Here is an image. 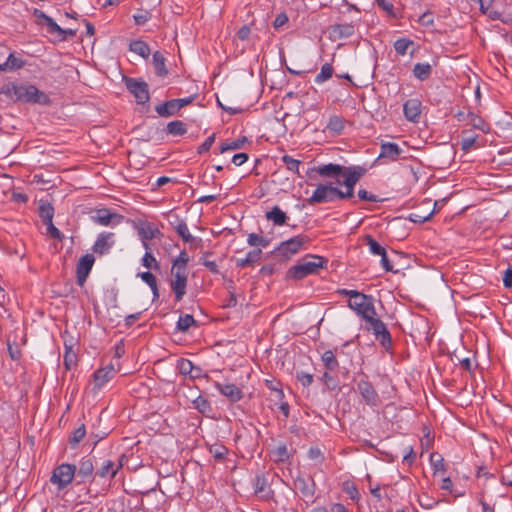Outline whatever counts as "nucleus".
<instances>
[{
  "label": "nucleus",
  "mask_w": 512,
  "mask_h": 512,
  "mask_svg": "<svg viewBox=\"0 0 512 512\" xmlns=\"http://www.w3.org/2000/svg\"><path fill=\"white\" fill-rule=\"evenodd\" d=\"M95 258L92 254L83 255L76 267V282L79 286H83L92 270Z\"/></svg>",
  "instance_id": "nucleus-13"
},
{
  "label": "nucleus",
  "mask_w": 512,
  "mask_h": 512,
  "mask_svg": "<svg viewBox=\"0 0 512 512\" xmlns=\"http://www.w3.org/2000/svg\"><path fill=\"white\" fill-rule=\"evenodd\" d=\"M404 149L394 142H383L380 147L379 158H385L389 161H397L401 158Z\"/></svg>",
  "instance_id": "nucleus-20"
},
{
  "label": "nucleus",
  "mask_w": 512,
  "mask_h": 512,
  "mask_svg": "<svg viewBox=\"0 0 512 512\" xmlns=\"http://www.w3.org/2000/svg\"><path fill=\"white\" fill-rule=\"evenodd\" d=\"M124 458V455H121L120 459ZM123 463L122 460L118 462L113 460H105L100 468L96 471V475L101 478L110 477L113 478L117 472L122 468Z\"/></svg>",
  "instance_id": "nucleus-22"
},
{
  "label": "nucleus",
  "mask_w": 512,
  "mask_h": 512,
  "mask_svg": "<svg viewBox=\"0 0 512 512\" xmlns=\"http://www.w3.org/2000/svg\"><path fill=\"white\" fill-rule=\"evenodd\" d=\"M326 128L330 132H333L334 134L339 135L342 133V131L344 129V120L337 115L331 116Z\"/></svg>",
  "instance_id": "nucleus-40"
},
{
  "label": "nucleus",
  "mask_w": 512,
  "mask_h": 512,
  "mask_svg": "<svg viewBox=\"0 0 512 512\" xmlns=\"http://www.w3.org/2000/svg\"><path fill=\"white\" fill-rule=\"evenodd\" d=\"M143 282H145L150 288L157 285L156 277L149 271L141 272L138 274Z\"/></svg>",
  "instance_id": "nucleus-62"
},
{
  "label": "nucleus",
  "mask_w": 512,
  "mask_h": 512,
  "mask_svg": "<svg viewBox=\"0 0 512 512\" xmlns=\"http://www.w3.org/2000/svg\"><path fill=\"white\" fill-rule=\"evenodd\" d=\"M321 360L323 362L324 367L328 371H335L339 367V362L336 358V354L333 350H326L321 355Z\"/></svg>",
  "instance_id": "nucleus-35"
},
{
  "label": "nucleus",
  "mask_w": 512,
  "mask_h": 512,
  "mask_svg": "<svg viewBox=\"0 0 512 512\" xmlns=\"http://www.w3.org/2000/svg\"><path fill=\"white\" fill-rule=\"evenodd\" d=\"M25 65V62L14 56V54H10L7 57V60L0 64V71H6V70H17L22 68Z\"/></svg>",
  "instance_id": "nucleus-36"
},
{
  "label": "nucleus",
  "mask_w": 512,
  "mask_h": 512,
  "mask_svg": "<svg viewBox=\"0 0 512 512\" xmlns=\"http://www.w3.org/2000/svg\"><path fill=\"white\" fill-rule=\"evenodd\" d=\"M247 243L250 246L265 248L269 245L270 240L260 234L250 233L247 238Z\"/></svg>",
  "instance_id": "nucleus-42"
},
{
  "label": "nucleus",
  "mask_w": 512,
  "mask_h": 512,
  "mask_svg": "<svg viewBox=\"0 0 512 512\" xmlns=\"http://www.w3.org/2000/svg\"><path fill=\"white\" fill-rule=\"evenodd\" d=\"M297 380L305 387L310 386L313 383V375L306 372H297Z\"/></svg>",
  "instance_id": "nucleus-63"
},
{
  "label": "nucleus",
  "mask_w": 512,
  "mask_h": 512,
  "mask_svg": "<svg viewBox=\"0 0 512 512\" xmlns=\"http://www.w3.org/2000/svg\"><path fill=\"white\" fill-rule=\"evenodd\" d=\"M215 387L223 396L228 398L231 402H238L244 396L242 390L234 384H222L216 382Z\"/></svg>",
  "instance_id": "nucleus-21"
},
{
  "label": "nucleus",
  "mask_w": 512,
  "mask_h": 512,
  "mask_svg": "<svg viewBox=\"0 0 512 512\" xmlns=\"http://www.w3.org/2000/svg\"><path fill=\"white\" fill-rule=\"evenodd\" d=\"M171 275L172 280L170 282V286L172 291L174 292L176 301H181L186 294L187 287V278L188 272L187 269H180L179 267L173 268L171 267Z\"/></svg>",
  "instance_id": "nucleus-8"
},
{
  "label": "nucleus",
  "mask_w": 512,
  "mask_h": 512,
  "mask_svg": "<svg viewBox=\"0 0 512 512\" xmlns=\"http://www.w3.org/2000/svg\"><path fill=\"white\" fill-rule=\"evenodd\" d=\"M137 230L138 236L142 242L152 240L160 235L159 229L148 221H139L134 225Z\"/></svg>",
  "instance_id": "nucleus-17"
},
{
  "label": "nucleus",
  "mask_w": 512,
  "mask_h": 512,
  "mask_svg": "<svg viewBox=\"0 0 512 512\" xmlns=\"http://www.w3.org/2000/svg\"><path fill=\"white\" fill-rule=\"evenodd\" d=\"M193 404L194 407L203 415H208L212 411L210 402L202 396H198L193 401Z\"/></svg>",
  "instance_id": "nucleus-46"
},
{
  "label": "nucleus",
  "mask_w": 512,
  "mask_h": 512,
  "mask_svg": "<svg viewBox=\"0 0 512 512\" xmlns=\"http://www.w3.org/2000/svg\"><path fill=\"white\" fill-rule=\"evenodd\" d=\"M123 81L127 90L135 97L137 104L144 105L149 102V86L144 80L124 76Z\"/></svg>",
  "instance_id": "nucleus-3"
},
{
  "label": "nucleus",
  "mask_w": 512,
  "mask_h": 512,
  "mask_svg": "<svg viewBox=\"0 0 512 512\" xmlns=\"http://www.w3.org/2000/svg\"><path fill=\"white\" fill-rule=\"evenodd\" d=\"M282 161L289 171L293 173H299V165L301 164L300 160L294 159L289 155H284L282 157Z\"/></svg>",
  "instance_id": "nucleus-54"
},
{
  "label": "nucleus",
  "mask_w": 512,
  "mask_h": 512,
  "mask_svg": "<svg viewBox=\"0 0 512 512\" xmlns=\"http://www.w3.org/2000/svg\"><path fill=\"white\" fill-rule=\"evenodd\" d=\"M247 142L246 137H242L236 140H233L229 143H223L220 147V153H224L229 150H237L243 147V145Z\"/></svg>",
  "instance_id": "nucleus-52"
},
{
  "label": "nucleus",
  "mask_w": 512,
  "mask_h": 512,
  "mask_svg": "<svg viewBox=\"0 0 512 512\" xmlns=\"http://www.w3.org/2000/svg\"><path fill=\"white\" fill-rule=\"evenodd\" d=\"M33 14L37 18V23L39 25L46 26L47 32L49 34L64 32L63 28H61L50 16L46 15L43 11L34 9Z\"/></svg>",
  "instance_id": "nucleus-23"
},
{
  "label": "nucleus",
  "mask_w": 512,
  "mask_h": 512,
  "mask_svg": "<svg viewBox=\"0 0 512 512\" xmlns=\"http://www.w3.org/2000/svg\"><path fill=\"white\" fill-rule=\"evenodd\" d=\"M359 297L349 299L347 306L353 310L363 320L367 319L371 315H377L374 298L371 295L358 292Z\"/></svg>",
  "instance_id": "nucleus-2"
},
{
  "label": "nucleus",
  "mask_w": 512,
  "mask_h": 512,
  "mask_svg": "<svg viewBox=\"0 0 512 512\" xmlns=\"http://www.w3.org/2000/svg\"><path fill=\"white\" fill-rule=\"evenodd\" d=\"M76 473V466L73 464L64 463L57 466L51 476L50 481L57 484L59 489L65 488L69 485Z\"/></svg>",
  "instance_id": "nucleus-9"
},
{
  "label": "nucleus",
  "mask_w": 512,
  "mask_h": 512,
  "mask_svg": "<svg viewBox=\"0 0 512 512\" xmlns=\"http://www.w3.org/2000/svg\"><path fill=\"white\" fill-rule=\"evenodd\" d=\"M333 67L329 63H325L320 70V73H318L315 77V83L321 84L330 79L333 75Z\"/></svg>",
  "instance_id": "nucleus-44"
},
{
  "label": "nucleus",
  "mask_w": 512,
  "mask_h": 512,
  "mask_svg": "<svg viewBox=\"0 0 512 512\" xmlns=\"http://www.w3.org/2000/svg\"><path fill=\"white\" fill-rule=\"evenodd\" d=\"M141 263L144 267H146L148 269H153V270L160 269L159 262L156 260V258L153 256L152 252H150V251L145 252V254L142 257Z\"/></svg>",
  "instance_id": "nucleus-47"
},
{
  "label": "nucleus",
  "mask_w": 512,
  "mask_h": 512,
  "mask_svg": "<svg viewBox=\"0 0 512 512\" xmlns=\"http://www.w3.org/2000/svg\"><path fill=\"white\" fill-rule=\"evenodd\" d=\"M166 130L173 136H182L187 132L186 125L180 120L169 122L166 126Z\"/></svg>",
  "instance_id": "nucleus-38"
},
{
  "label": "nucleus",
  "mask_w": 512,
  "mask_h": 512,
  "mask_svg": "<svg viewBox=\"0 0 512 512\" xmlns=\"http://www.w3.org/2000/svg\"><path fill=\"white\" fill-rule=\"evenodd\" d=\"M326 262L322 256L309 255L296 265L290 267L286 277L288 279L301 280L309 275L318 273L319 269L323 268Z\"/></svg>",
  "instance_id": "nucleus-1"
},
{
  "label": "nucleus",
  "mask_w": 512,
  "mask_h": 512,
  "mask_svg": "<svg viewBox=\"0 0 512 512\" xmlns=\"http://www.w3.org/2000/svg\"><path fill=\"white\" fill-rule=\"evenodd\" d=\"M24 101L43 104L48 102V97L44 92L40 91L37 87L33 85H25Z\"/></svg>",
  "instance_id": "nucleus-26"
},
{
  "label": "nucleus",
  "mask_w": 512,
  "mask_h": 512,
  "mask_svg": "<svg viewBox=\"0 0 512 512\" xmlns=\"http://www.w3.org/2000/svg\"><path fill=\"white\" fill-rule=\"evenodd\" d=\"M308 457L310 460H313L317 463H322L324 460V456L320 448L314 446L311 447L308 451Z\"/></svg>",
  "instance_id": "nucleus-60"
},
{
  "label": "nucleus",
  "mask_w": 512,
  "mask_h": 512,
  "mask_svg": "<svg viewBox=\"0 0 512 512\" xmlns=\"http://www.w3.org/2000/svg\"><path fill=\"white\" fill-rule=\"evenodd\" d=\"M94 465L90 458H83L77 470V476L81 478V481H85L93 474Z\"/></svg>",
  "instance_id": "nucleus-31"
},
{
  "label": "nucleus",
  "mask_w": 512,
  "mask_h": 512,
  "mask_svg": "<svg viewBox=\"0 0 512 512\" xmlns=\"http://www.w3.org/2000/svg\"><path fill=\"white\" fill-rule=\"evenodd\" d=\"M338 199V187L330 184H319L307 199L309 205L333 202Z\"/></svg>",
  "instance_id": "nucleus-5"
},
{
  "label": "nucleus",
  "mask_w": 512,
  "mask_h": 512,
  "mask_svg": "<svg viewBox=\"0 0 512 512\" xmlns=\"http://www.w3.org/2000/svg\"><path fill=\"white\" fill-rule=\"evenodd\" d=\"M86 435L85 425L82 424L78 427L74 432L72 437L70 438V444L72 447L76 446Z\"/></svg>",
  "instance_id": "nucleus-57"
},
{
  "label": "nucleus",
  "mask_w": 512,
  "mask_h": 512,
  "mask_svg": "<svg viewBox=\"0 0 512 512\" xmlns=\"http://www.w3.org/2000/svg\"><path fill=\"white\" fill-rule=\"evenodd\" d=\"M432 66L429 63H416L413 67V76L420 80H427L432 74Z\"/></svg>",
  "instance_id": "nucleus-30"
},
{
  "label": "nucleus",
  "mask_w": 512,
  "mask_h": 512,
  "mask_svg": "<svg viewBox=\"0 0 512 512\" xmlns=\"http://www.w3.org/2000/svg\"><path fill=\"white\" fill-rule=\"evenodd\" d=\"M309 241V238L305 235H297L286 241H283L276 248V252L285 258H290L296 254L304 244Z\"/></svg>",
  "instance_id": "nucleus-10"
},
{
  "label": "nucleus",
  "mask_w": 512,
  "mask_h": 512,
  "mask_svg": "<svg viewBox=\"0 0 512 512\" xmlns=\"http://www.w3.org/2000/svg\"><path fill=\"white\" fill-rule=\"evenodd\" d=\"M115 244L114 233L102 232L98 235L92 250L94 253L99 255L107 254Z\"/></svg>",
  "instance_id": "nucleus-15"
},
{
  "label": "nucleus",
  "mask_w": 512,
  "mask_h": 512,
  "mask_svg": "<svg viewBox=\"0 0 512 512\" xmlns=\"http://www.w3.org/2000/svg\"><path fill=\"white\" fill-rule=\"evenodd\" d=\"M346 169V167L334 163H329L313 168V170H315L320 176L328 178H336L340 175L342 176Z\"/></svg>",
  "instance_id": "nucleus-25"
},
{
  "label": "nucleus",
  "mask_w": 512,
  "mask_h": 512,
  "mask_svg": "<svg viewBox=\"0 0 512 512\" xmlns=\"http://www.w3.org/2000/svg\"><path fill=\"white\" fill-rule=\"evenodd\" d=\"M3 93L14 101H24L25 99V85H10L7 86Z\"/></svg>",
  "instance_id": "nucleus-33"
},
{
  "label": "nucleus",
  "mask_w": 512,
  "mask_h": 512,
  "mask_svg": "<svg viewBox=\"0 0 512 512\" xmlns=\"http://www.w3.org/2000/svg\"><path fill=\"white\" fill-rule=\"evenodd\" d=\"M365 242L369 248L370 253L373 255L379 256L383 254L384 251H386V249L380 243H378L371 235L365 236Z\"/></svg>",
  "instance_id": "nucleus-43"
},
{
  "label": "nucleus",
  "mask_w": 512,
  "mask_h": 512,
  "mask_svg": "<svg viewBox=\"0 0 512 512\" xmlns=\"http://www.w3.org/2000/svg\"><path fill=\"white\" fill-rule=\"evenodd\" d=\"M172 219L169 220L170 225L173 226L179 237L186 243H192L194 237L190 234L186 222L179 218L178 215H173Z\"/></svg>",
  "instance_id": "nucleus-24"
},
{
  "label": "nucleus",
  "mask_w": 512,
  "mask_h": 512,
  "mask_svg": "<svg viewBox=\"0 0 512 512\" xmlns=\"http://www.w3.org/2000/svg\"><path fill=\"white\" fill-rule=\"evenodd\" d=\"M129 49L131 52H133L145 59H147L149 57L150 52H151L149 45L142 40L132 41L129 45Z\"/></svg>",
  "instance_id": "nucleus-34"
},
{
  "label": "nucleus",
  "mask_w": 512,
  "mask_h": 512,
  "mask_svg": "<svg viewBox=\"0 0 512 512\" xmlns=\"http://www.w3.org/2000/svg\"><path fill=\"white\" fill-rule=\"evenodd\" d=\"M502 485L512 487V463L507 465L500 475Z\"/></svg>",
  "instance_id": "nucleus-56"
},
{
  "label": "nucleus",
  "mask_w": 512,
  "mask_h": 512,
  "mask_svg": "<svg viewBox=\"0 0 512 512\" xmlns=\"http://www.w3.org/2000/svg\"><path fill=\"white\" fill-rule=\"evenodd\" d=\"M414 45V42L408 38H399L394 42V49L400 56L407 54L408 49Z\"/></svg>",
  "instance_id": "nucleus-41"
},
{
  "label": "nucleus",
  "mask_w": 512,
  "mask_h": 512,
  "mask_svg": "<svg viewBox=\"0 0 512 512\" xmlns=\"http://www.w3.org/2000/svg\"><path fill=\"white\" fill-rule=\"evenodd\" d=\"M275 456L277 457V459L279 461H286L288 460L289 458V454H288V450H287V447L286 445H280L278 446L276 449H275V452H274Z\"/></svg>",
  "instance_id": "nucleus-64"
},
{
  "label": "nucleus",
  "mask_w": 512,
  "mask_h": 512,
  "mask_svg": "<svg viewBox=\"0 0 512 512\" xmlns=\"http://www.w3.org/2000/svg\"><path fill=\"white\" fill-rule=\"evenodd\" d=\"M92 220L101 226H116L123 222L124 216L112 212L107 208L98 209L91 217Z\"/></svg>",
  "instance_id": "nucleus-11"
},
{
  "label": "nucleus",
  "mask_w": 512,
  "mask_h": 512,
  "mask_svg": "<svg viewBox=\"0 0 512 512\" xmlns=\"http://www.w3.org/2000/svg\"><path fill=\"white\" fill-rule=\"evenodd\" d=\"M357 390L360 393L363 401L371 407H376L380 405L381 400L373 387L372 383L367 380H360L357 383Z\"/></svg>",
  "instance_id": "nucleus-12"
},
{
  "label": "nucleus",
  "mask_w": 512,
  "mask_h": 512,
  "mask_svg": "<svg viewBox=\"0 0 512 512\" xmlns=\"http://www.w3.org/2000/svg\"><path fill=\"white\" fill-rule=\"evenodd\" d=\"M433 214H434V209H432L428 212H425V213H420L418 211H415V212H412L409 214L408 219L411 222L421 224V223H424V222L430 220L431 217L433 216Z\"/></svg>",
  "instance_id": "nucleus-48"
},
{
  "label": "nucleus",
  "mask_w": 512,
  "mask_h": 512,
  "mask_svg": "<svg viewBox=\"0 0 512 512\" xmlns=\"http://www.w3.org/2000/svg\"><path fill=\"white\" fill-rule=\"evenodd\" d=\"M209 452L216 460L222 461L225 459L228 449L222 444H213L210 446Z\"/></svg>",
  "instance_id": "nucleus-51"
},
{
  "label": "nucleus",
  "mask_w": 512,
  "mask_h": 512,
  "mask_svg": "<svg viewBox=\"0 0 512 512\" xmlns=\"http://www.w3.org/2000/svg\"><path fill=\"white\" fill-rule=\"evenodd\" d=\"M195 95L186 98L172 99L155 106L156 113L161 117H170L178 113L180 109L191 104Z\"/></svg>",
  "instance_id": "nucleus-6"
},
{
  "label": "nucleus",
  "mask_w": 512,
  "mask_h": 512,
  "mask_svg": "<svg viewBox=\"0 0 512 512\" xmlns=\"http://www.w3.org/2000/svg\"><path fill=\"white\" fill-rule=\"evenodd\" d=\"M467 118H468L469 124H471L474 128L479 129L482 132L488 131V126L481 117L477 116L474 113H469L467 115Z\"/></svg>",
  "instance_id": "nucleus-50"
},
{
  "label": "nucleus",
  "mask_w": 512,
  "mask_h": 512,
  "mask_svg": "<svg viewBox=\"0 0 512 512\" xmlns=\"http://www.w3.org/2000/svg\"><path fill=\"white\" fill-rule=\"evenodd\" d=\"M76 358V354L71 349L66 350L63 362L67 370H70L76 364Z\"/></svg>",
  "instance_id": "nucleus-59"
},
{
  "label": "nucleus",
  "mask_w": 512,
  "mask_h": 512,
  "mask_svg": "<svg viewBox=\"0 0 512 512\" xmlns=\"http://www.w3.org/2000/svg\"><path fill=\"white\" fill-rule=\"evenodd\" d=\"M166 59L164 55L160 51H155L152 56V63L154 66L155 74L158 77H165L168 75V70L166 68Z\"/></svg>",
  "instance_id": "nucleus-29"
},
{
  "label": "nucleus",
  "mask_w": 512,
  "mask_h": 512,
  "mask_svg": "<svg viewBox=\"0 0 512 512\" xmlns=\"http://www.w3.org/2000/svg\"><path fill=\"white\" fill-rule=\"evenodd\" d=\"M265 218L271 221L275 226H283L288 219L287 214L279 207L274 206L265 213Z\"/></svg>",
  "instance_id": "nucleus-28"
},
{
  "label": "nucleus",
  "mask_w": 512,
  "mask_h": 512,
  "mask_svg": "<svg viewBox=\"0 0 512 512\" xmlns=\"http://www.w3.org/2000/svg\"><path fill=\"white\" fill-rule=\"evenodd\" d=\"M478 138V135L477 134H474V133H467L465 136L462 137L461 139V149L464 151V152H468L469 150H471V148L474 147L475 143H476V140Z\"/></svg>",
  "instance_id": "nucleus-53"
},
{
  "label": "nucleus",
  "mask_w": 512,
  "mask_h": 512,
  "mask_svg": "<svg viewBox=\"0 0 512 512\" xmlns=\"http://www.w3.org/2000/svg\"><path fill=\"white\" fill-rule=\"evenodd\" d=\"M177 329L186 332L192 326H197V322L190 314L181 315L177 321Z\"/></svg>",
  "instance_id": "nucleus-39"
},
{
  "label": "nucleus",
  "mask_w": 512,
  "mask_h": 512,
  "mask_svg": "<svg viewBox=\"0 0 512 512\" xmlns=\"http://www.w3.org/2000/svg\"><path fill=\"white\" fill-rule=\"evenodd\" d=\"M365 170L361 167H348L342 176L343 184L346 188L342 191L338 188V199H350L354 196V187L360 178L364 175Z\"/></svg>",
  "instance_id": "nucleus-4"
},
{
  "label": "nucleus",
  "mask_w": 512,
  "mask_h": 512,
  "mask_svg": "<svg viewBox=\"0 0 512 512\" xmlns=\"http://www.w3.org/2000/svg\"><path fill=\"white\" fill-rule=\"evenodd\" d=\"M39 216L43 220V223L51 222L54 216L53 206L47 201H40Z\"/></svg>",
  "instance_id": "nucleus-37"
},
{
  "label": "nucleus",
  "mask_w": 512,
  "mask_h": 512,
  "mask_svg": "<svg viewBox=\"0 0 512 512\" xmlns=\"http://www.w3.org/2000/svg\"><path fill=\"white\" fill-rule=\"evenodd\" d=\"M116 370L112 364L104 368L96 370L93 374L94 387L100 390L106 383H108L115 375Z\"/></svg>",
  "instance_id": "nucleus-19"
},
{
  "label": "nucleus",
  "mask_w": 512,
  "mask_h": 512,
  "mask_svg": "<svg viewBox=\"0 0 512 512\" xmlns=\"http://www.w3.org/2000/svg\"><path fill=\"white\" fill-rule=\"evenodd\" d=\"M365 321L370 325L375 339L385 348L391 346V334L387 329L386 324L377 317V315H371Z\"/></svg>",
  "instance_id": "nucleus-7"
},
{
  "label": "nucleus",
  "mask_w": 512,
  "mask_h": 512,
  "mask_svg": "<svg viewBox=\"0 0 512 512\" xmlns=\"http://www.w3.org/2000/svg\"><path fill=\"white\" fill-rule=\"evenodd\" d=\"M331 371L326 370L320 378V381L329 389L334 390L337 388L338 384L335 378L330 374Z\"/></svg>",
  "instance_id": "nucleus-58"
},
{
  "label": "nucleus",
  "mask_w": 512,
  "mask_h": 512,
  "mask_svg": "<svg viewBox=\"0 0 512 512\" xmlns=\"http://www.w3.org/2000/svg\"><path fill=\"white\" fill-rule=\"evenodd\" d=\"M177 369L180 374L186 376L192 375V372L195 370V366L189 359L181 358L177 361Z\"/></svg>",
  "instance_id": "nucleus-45"
},
{
  "label": "nucleus",
  "mask_w": 512,
  "mask_h": 512,
  "mask_svg": "<svg viewBox=\"0 0 512 512\" xmlns=\"http://www.w3.org/2000/svg\"><path fill=\"white\" fill-rule=\"evenodd\" d=\"M44 224L47 225V232L52 238L57 240L63 239V234L60 232L58 228L54 226L53 220H51V222H45Z\"/></svg>",
  "instance_id": "nucleus-61"
},
{
  "label": "nucleus",
  "mask_w": 512,
  "mask_h": 512,
  "mask_svg": "<svg viewBox=\"0 0 512 512\" xmlns=\"http://www.w3.org/2000/svg\"><path fill=\"white\" fill-rule=\"evenodd\" d=\"M443 461L444 460H443L442 456L438 453H432L430 455V462L434 469L435 474H438V473L443 474L445 472V467H444Z\"/></svg>",
  "instance_id": "nucleus-49"
},
{
  "label": "nucleus",
  "mask_w": 512,
  "mask_h": 512,
  "mask_svg": "<svg viewBox=\"0 0 512 512\" xmlns=\"http://www.w3.org/2000/svg\"><path fill=\"white\" fill-rule=\"evenodd\" d=\"M294 487L298 490L307 502H314L313 498L316 491V484L312 478L306 479L298 476L294 480Z\"/></svg>",
  "instance_id": "nucleus-14"
},
{
  "label": "nucleus",
  "mask_w": 512,
  "mask_h": 512,
  "mask_svg": "<svg viewBox=\"0 0 512 512\" xmlns=\"http://www.w3.org/2000/svg\"><path fill=\"white\" fill-rule=\"evenodd\" d=\"M262 251L260 248L249 251L244 258H238L236 265L238 267H246L258 262L261 258Z\"/></svg>",
  "instance_id": "nucleus-32"
},
{
  "label": "nucleus",
  "mask_w": 512,
  "mask_h": 512,
  "mask_svg": "<svg viewBox=\"0 0 512 512\" xmlns=\"http://www.w3.org/2000/svg\"><path fill=\"white\" fill-rule=\"evenodd\" d=\"M422 104L419 99L413 98L407 100L403 105V112L405 118L410 121L417 123L420 119Z\"/></svg>",
  "instance_id": "nucleus-18"
},
{
  "label": "nucleus",
  "mask_w": 512,
  "mask_h": 512,
  "mask_svg": "<svg viewBox=\"0 0 512 512\" xmlns=\"http://www.w3.org/2000/svg\"><path fill=\"white\" fill-rule=\"evenodd\" d=\"M254 493L261 499L269 500L273 498L274 491L264 475H257L253 481Z\"/></svg>",
  "instance_id": "nucleus-16"
},
{
  "label": "nucleus",
  "mask_w": 512,
  "mask_h": 512,
  "mask_svg": "<svg viewBox=\"0 0 512 512\" xmlns=\"http://www.w3.org/2000/svg\"><path fill=\"white\" fill-rule=\"evenodd\" d=\"M354 34V26L352 24H334L331 26L330 35L333 39L348 38Z\"/></svg>",
  "instance_id": "nucleus-27"
},
{
  "label": "nucleus",
  "mask_w": 512,
  "mask_h": 512,
  "mask_svg": "<svg viewBox=\"0 0 512 512\" xmlns=\"http://www.w3.org/2000/svg\"><path fill=\"white\" fill-rule=\"evenodd\" d=\"M189 262V256L186 251H181L177 258H175L172 262V267H179L180 269H187V265Z\"/></svg>",
  "instance_id": "nucleus-55"
}]
</instances>
